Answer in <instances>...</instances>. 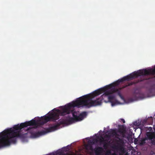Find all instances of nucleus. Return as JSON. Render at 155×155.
<instances>
[{"mask_svg": "<svg viewBox=\"0 0 155 155\" xmlns=\"http://www.w3.org/2000/svg\"><path fill=\"white\" fill-rule=\"evenodd\" d=\"M91 95V94L80 97L75 101L73 102L62 107L61 110L54 109V111L48 116H45L44 117V123L47 122L51 120L55 121L59 119V115L63 116L71 113L72 114L73 118L77 121H80L82 120L87 115V112L85 111L81 112L78 116L76 111H74V108L75 107H80L81 106H85L87 108H90L93 106L100 105L102 103V98H99L96 100L93 101L92 98H94Z\"/></svg>", "mask_w": 155, "mask_h": 155, "instance_id": "nucleus-1", "label": "nucleus"}, {"mask_svg": "<svg viewBox=\"0 0 155 155\" xmlns=\"http://www.w3.org/2000/svg\"><path fill=\"white\" fill-rule=\"evenodd\" d=\"M50 114H49L48 116ZM45 116L41 117V119L39 118L37 121L32 119L30 121L21 123L20 125L18 124L15 125L13 128L7 129L0 133V148L9 145L11 143H15L16 142V139L14 138L15 137H17L21 139L25 137L26 134H21L20 131L17 130H21L22 128L28 126L36 125L38 124V122L40 121L41 120L42 121L41 122V124L43 125L45 123L43 124L44 122V117Z\"/></svg>", "mask_w": 155, "mask_h": 155, "instance_id": "nucleus-2", "label": "nucleus"}, {"mask_svg": "<svg viewBox=\"0 0 155 155\" xmlns=\"http://www.w3.org/2000/svg\"><path fill=\"white\" fill-rule=\"evenodd\" d=\"M77 121H78L73 117H68L65 120H59L56 124L46 129L45 131L43 130L32 133L31 136L34 138L38 137L41 135H45L48 133L55 130L59 127L61 125L70 124Z\"/></svg>", "mask_w": 155, "mask_h": 155, "instance_id": "nucleus-3", "label": "nucleus"}, {"mask_svg": "<svg viewBox=\"0 0 155 155\" xmlns=\"http://www.w3.org/2000/svg\"><path fill=\"white\" fill-rule=\"evenodd\" d=\"M155 74V68L153 69L147 70L146 69L140 70L137 72H134L129 75L124 77L122 78L119 79L114 84L115 85H118L120 82L125 81H129L133 79L137 78L138 76Z\"/></svg>", "mask_w": 155, "mask_h": 155, "instance_id": "nucleus-4", "label": "nucleus"}, {"mask_svg": "<svg viewBox=\"0 0 155 155\" xmlns=\"http://www.w3.org/2000/svg\"><path fill=\"white\" fill-rule=\"evenodd\" d=\"M112 85V84H110L109 85L106 86L104 87L99 89L91 93V95L94 97L101 94L103 92H104V94L106 96L114 93H117L119 96L121 95V94L120 91L118 89L115 88H111V87Z\"/></svg>", "mask_w": 155, "mask_h": 155, "instance_id": "nucleus-5", "label": "nucleus"}, {"mask_svg": "<svg viewBox=\"0 0 155 155\" xmlns=\"http://www.w3.org/2000/svg\"><path fill=\"white\" fill-rule=\"evenodd\" d=\"M97 140L96 139H93L92 140H88L87 144L85 146V149L87 150H92L93 147L92 145L94 144L95 142H97Z\"/></svg>", "mask_w": 155, "mask_h": 155, "instance_id": "nucleus-6", "label": "nucleus"}, {"mask_svg": "<svg viewBox=\"0 0 155 155\" xmlns=\"http://www.w3.org/2000/svg\"><path fill=\"white\" fill-rule=\"evenodd\" d=\"M146 135L148 139L151 140V143L155 145V140H152L153 139H155V133L154 132H147Z\"/></svg>", "mask_w": 155, "mask_h": 155, "instance_id": "nucleus-7", "label": "nucleus"}, {"mask_svg": "<svg viewBox=\"0 0 155 155\" xmlns=\"http://www.w3.org/2000/svg\"><path fill=\"white\" fill-rule=\"evenodd\" d=\"M96 155H100L103 152V149L101 147H96L94 150Z\"/></svg>", "mask_w": 155, "mask_h": 155, "instance_id": "nucleus-8", "label": "nucleus"}, {"mask_svg": "<svg viewBox=\"0 0 155 155\" xmlns=\"http://www.w3.org/2000/svg\"><path fill=\"white\" fill-rule=\"evenodd\" d=\"M122 126L123 128H119L117 132L122 134V137L125 138L126 137L125 135L126 130L124 128L123 126Z\"/></svg>", "mask_w": 155, "mask_h": 155, "instance_id": "nucleus-9", "label": "nucleus"}, {"mask_svg": "<svg viewBox=\"0 0 155 155\" xmlns=\"http://www.w3.org/2000/svg\"><path fill=\"white\" fill-rule=\"evenodd\" d=\"M109 134L112 135L113 136H115V137H120V135L117 134V132L116 131V129H111L110 131V132Z\"/></svg>", "mask_w": 155, "mask_h": 155, "instance_id": "nucleus-10", "label": "nucleus"}, {"mask_svg": "<svg viewBox=\"0 0 155 155\" xmlns=\"http://www.w3.org/2000/svg\"><path fill=\"white\" fill-rule=\"evenodd\" d=\"M114 96L112 95L109 96L108 97V100L111 102L112 106H114L115 104V103L112 101L114 100Z\"/></svg>", "mask_w": 155, "mask_h": 155, "instance_id": "nucleus-11", "label": "nucleus"}, {"mask_svg": "<svg viewBox=\"0 0 155 155\" xmlns=\"http://www.w3.org/2000/svg\"><path fill=\"white\" fill-rule=\"evenodd\" d=\"M117 147L120 151L121 152V153L124 154L126 152V150L124 147L121 145H120L118 147Z\"/></svg>", "mask_w": 155, "mask_h": 155, "instance_id": "nucleus-12", "label": "nucleus"}, {"mask_svg": "<svg viewBox=\"0 0 155 155\" xmlns=\"http://www.w3.org/2000/svg\"><path fill=\"white\" fill-rule=\"evenodd\" d=\"M147 140V138L146 137H145L141 139L139 141V143L140 145H143L145 143V141Z\"/></svg>", "mask_w": 155, "mask_h": 155, "instance_id": "nucleus-13", "label": "nucleus"}, {"mask_svg": "<svg viewBox=\"0 0 155 155\" xmlns=\"http://www.w3.org/2000/svg\"><path fill=\"white\" fill-rule=\"evenodd\" d=\"M106 140H104L103 137H102L101 139L100 140V142L101 143L103 144L106 142Z\"/></svg>", "mask_w": 155, "mask_h": 155, "instance_id": "nucleus-14", "label": "nucleus"}, {"mask_svg": "<svg viewBox=\"0 0 155 155\" xmlns=\"http://www.w3.org/2000/svg\"><path fill=\"white\" fill-rule=\"evenodd\" d=\"M119 137H116V138L119 139V140L118 141L120 142L121 143H123L124 142L122 138H120Z\"/></svg>", "mask_w": 155, "mask_h": 155, "instance_id": "nucleus-15", "label": "nucleus"}, {"mask_svg": "<svg viewBox=\"0 0 155 155\" xmlns=\"http://www.w3.org/2000/svg\"><path fill=\"white\" fill-rule=\"evenodd\" d=\"M112 155H128V153H126L124 154H123L121 153H120L119 155H117L116 153H114L112 154Z\"/></svg>", "mask_w": 155, "mask_h": 155, "instance_id": "nucleus-16", "label": "nucleus"}, {"mask_svg": "<svg viewBox=\"0 0 155 155\" xmlns=\"http://www.w3.org/2000/svg\"><path fill=\"white\" fill-rule=\"evenodd\" d=\"M107 143L106 142L103 143V147L104 148H106L107 147Z\"/></svg>", "mask_w": 155, "mask_h": 155, "instance_id": "nucleus-17", "label": "nucleus"}, {"mask_svg": "<svg viewBox=\"0 0 155 155\" xmlns=\"http://www.w3.org/2000/svg\"><path fill=\"white\" fill-rule=\"evenodd\" d=\"M134 125H136V126H139L140 124V123L139 122L138 123H137V121H136L135 122L134 124Z\"/></svg>", "mask_w": 155, "mask_h": 155, "instance_id": "nucleus-18", "label": "nucleus"}, {"mask_svg": "<svg viewBox=\"0 0 155 155\" xmlns=\"http://www.w3.org/2000/svg\"><path fill=\"white\" fill-rule=\"evenodd\" d=\"M150 124H151L153 123V119H152V118H151L150 119Z\"/></svg>", "mask_w": 155, "mask_h": 155, "instance_id": "nucleus-19", "label": "nucleus"}, {"mask_svg": "<svg viewBox=\"0 0 155 155\" xmlns=\"http://www.w3.org/2000/svg\"><path fill=\"white\" fill-rule=\"evenodd\" d=\"M121 120L124 123L125 122V120L123 119H121Z\"/></svg>", "mask_w": 155, "mask_h": 155, "instance_id": "nucleus-20", "label": "nucleus"}, {"mask_svg": "<svg viewBox=\"0 0 155 155\" xmlns=\"http://www.w3.org/2000/svg\"><path fill=\"white\" fill-rule=\"evenodd\" d=\"M109 137H110V136H109V135H105V138H109Z\"/></svg>", "mask_w": 155, "mask_h": 155, "instance_id": "nucleus-21", "label": "nucleus"}, {"mask_svg": "<svg viewBox=\"0 0 155 155\" xmlns=\"http://www.w3.org/2000/svg\"><path fill=\"white\" fill-rule=\"evenodd\" d=\"M132 84L131 83L129 84H128L127 85H126V86H125L124 87H127V86H130V85H131Z\"/></svg>", "mask_w": 155, "mask_h": 155, "instance_id": "nucleus-22", "label": "nucleus"}, {"mask_svg": "<svg viewBox=\"0 0 155 155\" xmlns=\"http://www.w3.org/2000/svg\"><path fill=\"white\" fill-rule=\"evenodd\" d=\"M120 98H121V99L122 100H124V98L123 96L122 97H120Z\"/></svg>", "mask_w": 155, "mask_h": 155, "instance_id": "nucleus-23", "label": "nucleus"}, {"mask_svg": "<svg viewBox=\"0 0 155 155\" xmlns=\"http://www.w3.org/2000/svg\"><path fill=\"white\" fill-rule=\"evenodd\" d=\"M29 130V128H27V129H25V130Z\"/></svg>", "mask_w": 155, "mask_h": 155, "instance_id": "nucleus-24", "label": "nucleus"}, {"mask_svg": "<svg viewBox=\"0 0 155 155\" xmlns=\"http://www.w3.org/2000/svg\"><path fill=\"white\" fill-rule=\"evenodd\" d=\"M123 96L121 94V95H120L119 96L120 97H122Z\"/></svg>", "mask_w": 155, "mask_h": 155, "instance_id": "nucleus-25", "label": "nucleus"}, {"mask_svg": "<svg viewBox=\"0 0 155 155\" xmlns=\"http://www.w3.org/2000/svg\"><path fill=\"white\" fill-rule=\"evenodd\" d=\"M123 96L121 94V95H120L119 96L120 97H122Z\"/></svg>", "mask_w": 155, "mask_h": 155, "instance_id": "nucleus-26", "label": "nucleus"}, {"mask_svg": "<svg viewBox=\"0 0 155 155\" xmlns=\"http://www.w3.org/2000/svg\"><path fill=\"white\" fill-rule=\"evenodd\" d=\"M143 80H140V81H142Z\"/></svg>", "mask_w": 155, "mask_h": 155, "instance_id": "nucleus-27", "label": "nucleus"}]
</instances>
